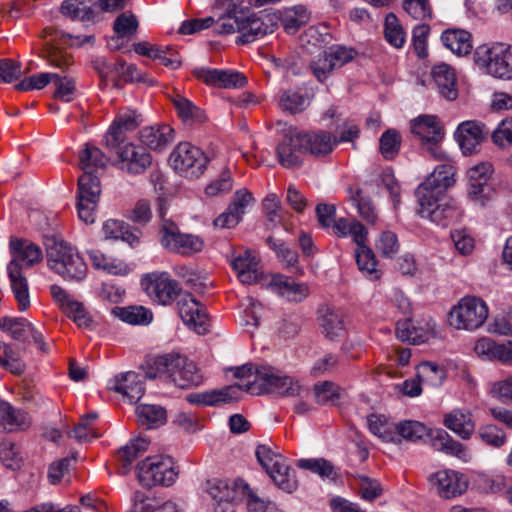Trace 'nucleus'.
<instances>
[{
	"label": "nucleus",
	"instance_id": "f257e3e1",
	"mask_svg": "<svg viewBox=\"0 0 512 512\" xmlns=\"http://www.w3.org/2000/svg\"><path fill=\"white\" fill-rule=\"evenodd\" d=\"M455 171L451 164L438 165L421 183L415 195L419 205L418 214L431 222L447 226L449 221L458 216V208L453 199L446 195L449 187L455 183Z\"/></svg>",
	"mask_w": 512,
	"mask_h": 512
},
{
	"label": "nucleus",
	"instance_id": "f03ea898",
	"mask_svg": "<svg viewBox=\"0 0 512 512\" xmlns=\"http://www.w3.org/2000/svg\"><path fill=\"white\" fill-rule=\"evenodd\" d=\"M153 369L155 372H148L147 377L151 379L165 378L182 389L198 386L203 381L196 364L178 354H165L157 357L154 360Z\"/></svg>",
	"mask_w": 512,
	"mask_h": 512
},
{
	"label": "nucleus",
	"instance_id": "7ed1b4c3",
	"mask_svg": "<svg viewBox=\"0 0 512 512\" xmlns=\"http://www.w3.org/2000/svg\"><path fill=\"white\" fill-rule=\"evenodd\" d=\"M47 263L51 270L65 280L81 281L87 266L77 250L65 241L54 237L46 240Z\"/></svg>",
	"mask_w": 512,
	"mask_h": 512
},
{
	"label": "nucleus",
	"instance_id": "20e7f679",
	"mask_svg": "<svg viewBox=\"0 0 512 512\" xmlns=\"http://www.w3.org/2000/svg\"><path fill=\"white\" fill-rule=\"evenodd\" d=\"M241 391L251 394L274 393L286 397L301 395L302 386L290 376L282 374L273 367L260 366L255 370V379L246 384H239Z\"/></svg>",
	"mask_w": 512,
	"mask_h": 512
},
{
	"label": "nucleus",
	"instance_id": "39448f33",
	"mask_svg": "<svg viewBox=\"0 0 512 512\" xmlns=\"http://www.w3.org/2000/svg\"><path fill=\"white\" fill-rule=\"evenodd\" d=\"M474 62L486 74L499 79H512V46L503 42L478 46Z\"/></svg>",
	"mask_w": 512,
	"mask_h": 512
},
{
	"label": "nucleus",
	"instance_id": "423d86ee",
	"mask_svg": "<svg viewBox=\"0 0 512 512\" xmlns=\"http://www.w3.org/2000/svg\"><path fill=\"white\" fill-rule=\"evenodd\" d=\"M137 476L140 484L144 487L170 486L176 481L178 471L173 458L155 455L138 463Z\"/></svg>",
	"mask_w": 512,
	"mask_h": 512
},
{
	"label": "nucleus",
	"instance_id": "0eeeda50",
	"mask_svg": "<svg viewBox=\"0 0 512 512\" xmlns=\"http://www.w3.org/2000/svg\"><path fill=\"white\" fill-rule=\"evenodd\" d=\"M488 314L485 301L476 296H466L451 309L449 323L456 329L473 331L484 324Z\"/></svg>",
	"mask_w": 512,
	"mask_h": 512
},
{
	"label": "nucleus",
	"instance_id": "6e6552de",
	"mask_svg": "<svg viewBox=\"0 0 512 512\" xmlns=\"http://www.w3.org/2000/svg\"><path fill=\"white\" fill-rule=\"evenodd\" d=\"M160 216L162 218L160 242L165 249L183 255L197 253L203 249L204 241L197 235L181 233L173 221L164 218L162 208H160Z\"/></svg>",
	"mask_w": 512,
	"mask_h": 512
},
{
	"label": "nucleus",
	"instance_id": "1a4fd4ad",
	"mask_svg": "<svg viewBox=\"0 0 512 512\" xmlns=\"http://www.w3.org/2000/svg\"><path fill=\"white\" fill-rule=\"evenodd\" d=\"M169 160L175 171L190 178L202 175L208 163L204 152L189 142L179 143L170 154Z\"/></svg>",
	"mask_w": 512,
	"mask_h": 512
},
{
	"label": "nucleus",
	"instance_id": "9d476101",
	"mask_svg": "<svg viewBox=\"0 0 512 512\" xmlns=\"http://www.w3.org/2000/svg\"><path fill=\"white\" fill-rule=\"evenodd\" d=\"M277 28V17L270 13H252L247 14L243 10L239 26V36L236 39L237 44L251 43L267 34H271Z\"/></svg>",
	"mask_w": 512,
	"mask_h": 512
},
{
	"label": "nucleus",
	"instance_id": "9b49d317",
	"mask_svg": "<svg viewBox=\"0 0 512 512\" xmlns=\"http://www.w3.org/2000/svg\"><path fill=\"white\" fill-rule=\"evenodd\" d=\"M147 295L162 305H168L181 293L178 283L166 272H154L147 274L141 281Z\"/></svg>",
	"mask_w": 512,
	"mask_h": 512
},
{
	"label": "nucleus",
	"instance_id": "f8f14e48",
	"mask_svg": "<svg viewBox=\"0 0 512 512\" xmlns=\"http://www.w3.org/2000/svg\"><path fill=\"white\" fill-rule=\"evenodd\" d=\"M178 313L190 329L202 335L208 332L209 318L205 307L190 293L184 292L177 299Z\"/></svg>",
	"mask_w": 512,
	"mask_h": 512
},
{
	"label": "nucleus",
	"instance_id": "ddd939ff",
	"mask_svg": "<svg viewBox=\"0 0 512 512\" xmlns=\"http://www.w3.org/2000/svg\"><path fill=\"white\" fill-rule=\"evenodd\" d=\"M429 482L443 499L462 495L469 486L468 477L456 470L443 469L430 475Z\"/></svg>",
	"mask_w": 512,
	"mask_h": 512
},
{
	"label": "nucleus",
	"instance_id": "4468645a",
	"mask_svg": "<svg viewBox=\"0 0 512 512\" xmlns=\"http://www.w3.org/2000/svg\"><path fill=\"white\" fill-rule=\"evenodd\" d=\"M238 480L230 485L227 481L221 479L207 480L204 491L213 500V509L215 512H232L233 504L241 495V489L237 487Z\"/></svg>",
	"mask_w": 512,
	"mask_h": 512
},
{
	"label": "nucleus",
	"instance_id": "2eb2a0df",
	"mask_svg": "<svg viewBox=\"0 0 512 512\" xmlns=\"http://www.w3.org/2000/svg\"><path fill=\"white\" fill-rule=\"evenodd\" d=\"M306 153L301 132L288 131L277 146V158L286 169H295L302 165Z\"/></svg>",
	"mask_w": 512,
	"mask_h": 512
},
{
	"label": "nucleus",
	"instance_id": "dca6fc26",
	"mask_svg": "<svg viewBox=\"0 0 512 512\" xmlns=\"http://www.w3.org/2000/svg\"><path fill=\"white\" fill-rule=\"evenodd\" d=\"M10 252L12 259L7 267L13 269H22L31 267L40 263L43 259L41 248L25 239H11Z\"/></svg>",
	"mask_w": 512,
	"mask_h": 512
},
{
	"label": "nucleus",
	"instance_id": "f3484780",
	"mask_svg": "<svg viewBox=\"0 0 512 512\" xmlns=\"http://www.w3.org/2000/svg\"><path fill=\"white\" fill-rule=\"evenodd\" d=\"M119 167L130 174H141L152 163V156L142 146L128 143L124 145L119 153Z\"/></svg>",
	"mask_w": 512,
	"mask_h": 512
},
{
	"label": "nucleus",
	"instance_id": "a211bd4d",
	"mask_svg": "<svg viewBox=\"0 0 512 512\" xmlns=\"http://www.w3.org/2000/svg\"><path fill=\"white\" fill-rule=\"evenodd\" d=\"M110 388L120 393L129 404L138 402L145 392L143 376L134 371L116 375Z\"/></svg>",
	"mask_w": 512,
	"mask_h": 512
},
{
	"label": "nucleus",
	"instance_id": "6ab92c4d",
	"mask_svg": "<svg viewBox=\"0 0 512 512\" xmlns=\"http://www.w3.org/2000/svg\"><path fill=\"white\" fill-rule=\"evenodd\" d=\"M487 134L488 131L485 130L483 124L476 121H465L458 126L455 137L462 152L469 155L478 151Z\"/></svg>",
	"mask_w": 512,
	"mask_h": 512
},
{
	"label": "nucleus",
	"instance_id": "aec40b11",
	"mask_svg": "<svg viewBox=\"0 0 512 512\" xmlns=\"http://www.w3.org/2000/svg\"><path fill=\"white\" fill-rule=\"evenodd\" d=\"M240 385H229L221 389L187 395L189 403L205 406H218L224 403L237 401L240 397Z\"/></svg>",
	"mask_w": 512,
	"mask_h": 512
},
{
	"label": "nucleus",
	"instance_id": "412c9836",
	"mask_svg": "<svg viewBox=\"0 0 512 512\" xmlns=\"http://www.w3.org/2000/svg\"><path fill=\"white\" fill-rule=\"evenodd\" d=\"M435 322L428 321L424 325H414L410 320L398 321L396 326L397 338L402 342L414 345L422 344L436 335Z\"/></svg>",
	"mask_w": 512,
	"mask_h": 512
},
{
	"label": "nucleus",
	"instance_id": "4be33fe9",
	"mask_svg": "<svg viewBox=\"0 0 512 512\" xmlns=\"http://www.w3.org/2000/svg\"><path fill=\"white\" fill-rule=\"evenodd\" d=\"M231 265L243 284H255L262 278L263 272L259 260L250 250H245L236 255L231 260Z\"/></svg>",
	"mask_w": 512,
	"mask_h": 512
},
{
	"label": "nucleus",
	"instance_id": "5701e85b",
	"mask_svg": "<svg viewBox=\"0 0 512 512\" xmlns=\"http://www.w3.org/2000/svg\"><path fill=\"white\" fill-rule=\"evenodd\" d=\"M302 141L306 153L314 157H325L332 153L337 146L336 135L326 130H316L312 132H301Z\"/></svg>",
	"mask_w": 512,
	"mask_h": 512
},
{
	"label": "nucleus",
	"instance_id": "b1692460",
	"mask_svg": "<svg viewBox=\"0 0 512 512\" xmlns=\"http://www.w3.org/2000/svg\"><path fill=\"white\" fill-rule=\"evenodd\" d=\"M195 74L206 84L219 88H239L246 84V77L234 71L202 68L196 70Z\"/></svg>",
	"mask_w": 512,
	"mask_h": 512
},
{
	"label": "nucleus",
	"instance_id": "393cba45",
	"mask_svg": "<svg viewBox=\"0 0 512 512\" xmlns=\"http://www.w3.org/2000/svg\"><path fill=\"white\" fill-rule=\"evenodd\" d=\"M427 436L430 437L431 446L436 451L455 456L465 462L469 460L470 456L466 447L454 440L445 430H428Z\"/></svg>",
	"mask_w": 512,
	"mask_h": 512
},
{
	"label": "nucleus",
	"instance_id": "a878e982",
	"mask_svg": "<svg viewBox=\"0 0 512 512\" xmlns=\"http://www.w3.org/2000/svg\"><path fill=\"white\" fill-rule=\"evenodd\" d=\"M411 132L421 140L422 144L429 141L441 142L444 136L437 117L432 115H421L413 119L411 121Z\"/></svg>",
	"mask_w": 512,
	"mask_h": 512
},
{
	"label": "nucleus",
	"instance_id": "bb28decb",
	"mask_svg": "<svg viewBox=\"0 0 512 512\" xmlns=\"http://www.w3.org/2000/svg\"><path fill=\"white\" fill-rule=\"evenodd\" d=\"M270 287L288 301L300 302L308 295V287L285 275H275L270 281Z\"/></svg>",
	"mask_w": 512,
	"mask_h": 512
},
{
	"label": "nucleus",
	"instance_id": "cd10ccee",
	"mask_svg": "<svg viewBox=\"0 0 512 512\" xmlns=\"http://www.w3.org/2000/svg\"><path fill=\"white\" fill-rule=\"evenodd\" d=\"M138 125V115L135 112H126L118 115L106 133V146L116 148L123 141V133L134 130Z\"/></svg>",
	"mask_w": 512,
	"mask_h": 512
},
{
	"label": "nucleus",
	"instance_id": "c85d7f7f",
	"mask_svg": "<svg viewBox=\"0 0 512 512\" xmlns=\"http://www.w3.org/2000/svg\"><path fill=\"white\" fill-rule=\"evenodd\" d=\"M432 77L442 97L453 101L458 97L454 70L447 64H439L432 69Z\"/></svg>",
	"mask_w": 512,
	"mask_h": 512
},
{
	"label": "nucleus",
	"instance_id": "c756f323",
	"mask_svg": "<svg viewBox=\"0 0 512 512\" xmlns=\"http://www.w3.org/2000/svg\"><path fill=\"white\" fill-rule=\"evenodd\" d=\"M174 140V130L169 125L145 127L140 141L152 150H163Z\"/></svg>",
	"mask_w": 512,
	"mask_h": 512
},
{
	"label": "nucleus",
	"instance_id": "7c9ffc66",
	"mask_svg": "<svg viewBox=\"0 0 512 512\" xmlns=\"http://www.w3.org/2000/svg\"><path fill=\"white\" fill-rule=\"evenodd\" d=\"M280 21L284 30L289 34L296 33L302 26L306 25L310 19V13L303 5H296L285 8L278 13H273Z\"/></svg>",
	"mask_w": 512,
	"mask_h": 512
},
{
	"label": "nucleus",
	"instance_id": "2f4dec72",
	"mask_svg": "<svg viewBox=\"0 0 512 512\" xmlns=\"http://www.w3.org/2000/svg\"><path fill=\"white\" fill-rule=\"evenodd\" d=\"M30 423L26 412L13 408L9 403L0 400V430L13 432L24 429Z\"/></svg>",
	"mask_w": 512,
	"mask_h": 512
},
{
	"label": "nucleus",
	"instance_id": "473e14b6",
	"mask_svg": "<svg viewBox=\"0 0 512 512\" xmlns=\"http://www.w3.org/2000/svg\"><path fill=\"white\" fill-rule=\"evenodd\" d=\"M444 425L463 439H468L475 430L471 413L460 409L445 415Z\"/></svg>",
	"mask_w": 512,
	"mask_h": 512
},
{
	"label": "nucleus",
	"instance_id": "72a5a7b5",
	"mask_svg": "<svg viewBox=\"0 0 512 512\" xmlns=\"http://www.w3.org/2000/svg\"><path fill=\"white\" fill-rule=\"evenodd\" d=\"M102 229L105 238L121 239L131 246L138 244L141 236L139 230L131 229L125 222L115 219L105 221Z\"/></svg>",
	"mask_w": 512,
	"mask_h": 512
},
{
	"label": "nucleus",
	"instance_id": "f704fd0d",
	"mask_svg": "<svg viewBox=\"0 0 512 512\" xmlns=\"http://www.w3.org/2000/svg\"><path fill=\"white\" fill-rule=\"evenodd\" d=\"M349 200L357 208L360 217L369 224H375L378 219V213L370 197L363 189L358 187H349Z\"/></svg>",
	"mask_w": 512,
	"mask_h": 512
},
{
	"label": "nucleus",
	"instance_id": "c9c22d12",
	"mask_svg": "<svg viewBox=\"0 0 512 512\" xmlns=\"http://www.w3.org/2000/svg\"><path fill=\"white\" fill-rule=\"evenodd\" d=\"M322 334L330 340H336L345 334L343 315L339 310L326 308L320 317Z\"/></svg>",
	"mask_w": 512,
	"mask_h": 512
},
{
	"label": "nucleus",
	"instance_id": "e433bc0d",
	"mask_svg": "<svg viewBox=\"0 0 512 512\" xmlns=\"http://www.w3.org/2000/svg\"><path fill=\"white\" fill-rule=\"evenodd\" d=\"M80 167L83 174L95 175L99 169H104L108 162L105 154L96 146L85 144L79 153Z\"/></svg>",
	"mask_w": 512,
	"mask_h": 512
},
{
	"label": "nucleus",
	"instance_id": "4c0bfd02",
	"mask_svg": "<svg viewBox=\"0 0 512 512\" xmlns=\"http://www.w3.org/2000/svg\"><path fill=\"white\" fill-rule=\"evenodd\" d=\"M441 39L448 49L459 56L467 55L472 49L471 35L465 30H447Z\"/></svg>",
	"mask_w": 512,
	"mask_h": 512
},
{
	"label": "nucleus",
	"instance_id": "58836bf2",
	"mask_svg": "<svg viewBox=\"0 0 512 512\" xmlns=\"http://www.w3.org/2000/svg\"><path fill=\"white\" fill-rule=\"evenodd\" d=\"M148 444L146 439L137 438L118 450V461L122 474H127L130 471L133 461L148 449Z\"/></svg>",
	"mask_w": 512,
	"mask_h": 512
},
{
	"label": "nucleus",
	"instance_id": "ea45409f",
	"mask_svg": "<svg viewBox=\"0 0 512 512\" xmlns=\"http://www.w3.org/2000/svg\"><path fill=\"white\" fill-rule=\"evenodd\" d=\"M7 271L11 283V289L14 293L15 299L18 302L19 310L25 311L30 306V297L27 280L22 275L20 269H13L7 267Z\"/></svg>",
	"mask_w": 512,
	"mask_h": 512
},
{
	"label": "nucleus",
	"instance_id": "a19ab883",
	"mask_svg": "<svg viewBox=\"0 0 512 512\" xmlns=\"http://www.w3.org/2000/svg\"><path fill=\"white\" fill-rule=\"evenodd\" d=\"M268 475L275 485L286 493H292L298 488L295 473L286 463V460L282 461L280 465L276 466Z\"/></svg>",
	"mask_w": 512,
	"mask_h": 512
},
{
	"label": "nucleus",
	"instance_id": "79ce46f5",
	"mask_svg": "<svg viewBox=\"0 0 512 512\" xmlns=\"http://www.w3.org/2000/svg\"><path fill=\"white\" fill-rule=\"evenodd\" d=\"M114 314L131 325H147L153 319L152 312L143 306L116 307Z\"/></svg>",
	"mask_w": 512,
	"mask_h": 512
},
{
	"label": "nucleus",
	"instance_id": "37998d69",
	"mask_svg": "<svg viewBox=\"0 0 512 512\" xmlns=\"http://www.w3.org/2000/svg\"><path fill=\"white\" fill-rule=\"evenodd\" d=\"M34 326L24 318L2 317L0 329L8 332L15 340L26 341Z\"/></svg>",
	"mask_w": 512,
	"mask_h": 512
},
{
	"label": "nucleus",
	"instance_id": "c03bdc74",
	"mask_svg": "<svg viewBox=\"0 0 512 512\" xmlns=\"http://www.w3.org/2000/svg\"><path fill=\"white\" fill-rule=\"evenodd\" d=\"M136 415L147 428L160 426L166 421V410L157 405L142 404L136 407Z\"/></svg>",
	"mask_w": 512,
	"mask_h": 512
},
{
	"label": "nucleus",
	"instance_id": "a18cd8bd",
	"mask_svg": "<svg viewBox=\"0 0 512 512\" xmlns=\"http://www.w3.org/2000/svg\"><path fill=\"white\" fill-rule=\"evenodd\" d=\"M278 105L283 111L295 114L305 110L309 99L305 94L289 89L281 92Z\"/></svg>",
	"mask_w": 512,
	"mask_h": 512
},
{
	"label": "nucleus",
	"instance_id": "49530a36",
	"mask_svg": "<svg viewBox=\"0 0 512 512\" xmlns=\"http://www.w3.org/2000/svg\"><path fill=\"white\" fill-rule=\"evenodd\" d=\"M101 194L100 181L97 175L83 174L78 179V199L98 203Z\"/></svg>",
	"mask_w": 512,
	"mask_h": 512
},
{
	"label": "nucleus",
	"instance_id": "de8ad7c7",
	"mask_svg": "<svg viewBox=\"0 0 512 512\" xmlns=\"http://www.w3.org/2000/svg\"><path fill=\"white\" fill-rule=\"evenodd\" d=\"M172 101L178 115L183 121L201 123L206 119L204 112L187 98L181 95H176Z\"/></svg>",
	"mask_w": 512,
	"mask_h": 512
},
{
	"label": "nucleus",
	"instance_id": "09e8293b",
	"mask_svg": "<svg viewBox=\"0 0 512 512\" xmlns=\"http://www.w3.org/2000/svg\"><path fill=\"white\" fill-rule=\"evenodd\" d=\"M0 365L13 374L20 375L26 365L20 359L18 351L9 344L0 341Z\"/></svg>",
	"mask_w": 512,
	"mask_h": 512
},
{
	"label": "nucleus",
	"instance_id": "8fccbe9b",
	"mask_svg": "<svg viewBox=\"0 0 512 512\" xmlns=\"http://www.w3.org/2000/svg\"><path fill=\"white\" fill-rule=\"evenodd\" d=\"M445 377L444 369L433 362H423L417 367V378L431 387L440 386Z\"/></svg>",
	"mask_w": 512,
	"mask_h": 512
},
{
	"label": "nucleus",
	"instance_id": "3c124183",
	"mask_svg": "<svg viewBox=\"0 0 512 512\" xmlns=\"http://www.w3.org/2000/svg\"><path fill=\"white\" fill-rule=\"evenodd\" d=\"M241 18H243V10H237L236 5L227 8L226 14L220 17L215 23L214 30L216 33L223 35L235 32L239 33Z\"/></svg>",
	"mask_w": 512,
	"mask_h": 512
},
{
	"label": "nucleus",
	"instance_id": "603ef678",
	"mask_svg": "<svg viewBox=\"0 0 512 512\" xmlns=\"http://www.w3.org/2000/svg\"><path fill=\"white\" fill-rule=\"evenodd\" d=\"M368 428L374 435L385 442H395L397 435L395 427L389 424L382 416L372 414L367 418Z\"/></svg>",
	"mask_w": 512,
	"mask_h": 512
},
{
	"label": "nucleus",
	"instance_id": "864d4df0",
	"mask_svg": "<svg viewBox=\"0 0 512 512\" xmlns=\"http://www.w3.org/2000/svg\"><path fill=\"white\" fill-rule=\"evenodd\" d=\"M384 35L387 42L395 48H402L405 43V32L398 18L390 13L385 18Z\"/></svg>",
	"mask_w": 512,
	"mask_h": 512
},
{
	"label": "nucleus",
	"instance_id": "5fc2aeb1",
	"mask_svg": "<svg viewBox=\"0 0 512 512\" xmlns=\"http://www.w3.org/2000/svg\"><path fill=\"white\" fill-rule=\"evenodd\" d=\"M428 428L421 422L405 420L395 426L396 435L408 441H418L428 435Z\"/></svg>",
	"mask_w": 512,
	"mask_h": 512
},
{
	"label": "nucleus",
	"instance_id": "6e6d98bb",
	"mask_svg": "<svg viewBox=\"0 0 512 512\" xmlns=\"http://www.w3.org/2000/svg\"><path fill=\"white\" fill-rule=\"evenodd\" d=\"M401 135L395 129H388L379 139V148L383 157L387 160L393 159L400 150Z\"/></svg>",
	"mask_w": 512,
	"mask_h": 512
},
{
	"label": "nucleus",
	"instance_id": "4d7b16f0",
	"mask_svg": "<svg viewBox=\"0 0 512 512\" xmlns=\"http://www.w3.org/2000/svg\"><path fill=\"white\" fill-rule=\"evenodd\" d=\"M266 242L286 268L296 266L298 263V253L296 251L289 248L283 241L273 237H268Z\"/></svg>",
	"mask_w": 512,
	"mask_h": 512
},
{
	"label": "nucleus",
	"instance_id": "13d9d810",
	"mask_svg": "<svg viewBox=\"0 0 512 512\" xmlns=\"http://www.w3.org/2000/svg\"><path fill=\"white\" fill-rule=\"evenodd\" d=\"M296 465L301 469L317 474L321 478H329L335 474L333 464L324 458L300 459Z\"/></svg>",
	"mask_w": 512,
	"mask_h": 512
},
{
	"label": "nucleus",
	"instance_id": "bf43d9fd",
	"mask_svg": "<svg viewBox=\"0 0 512 512\" xmlns=\"http://www.w3.org/2000/svg\"><path fill=\"white\" fill-rule=\"evenodd\" d=\"M237 487L241 489V496L245 498L249 512H267L272 505V502L259 498L244 480L238 479Z\"/></svg>",
	"mask_w": 512,
	"mask_h": 512
},
{
	"label": "nucleus",
	"instance_id": "052dcab7",
	"mask_svg": "<svg viewBox=\"0 0 512 512\" xmlns=\"http://www.w3.org/2000/svg\"><path fill=\"white\" fill-rule=\"evenodd\" d=\"M355 257L360 271L371 276L373 279H377L379 277L376 269L377 262L375 255L371 249L368 247L357 248L355 251Z\"/></svg>",
	"mask_w": 512,
	"mask_h": 512
},
{
	"label": "nucleus",
	"instance_id": "680f3d73",
	"mask_svg": "<svg viewBox=\"0 0 512 512\" xmlns=\"http://www.w3.org/2000/svg\"><path fill=\"white\" fill-rule=\"evenodd\" d=\"M314 394L319 404H334L340 397V387L334 382L323 381L314 385Z\"/></svg>",
	"mask_w": 512,
	"mask_h": 512
},
{
	"label": "nucleus",
	"instance_id": "e2e57ef3",
	"mask_svg": "<svg viewBox=\"0 0 512 512\" xmlns=\"http://www.w3.org/2000/svg\"><path fill=\"white\" fill-rule=\"evenodd\" d=\"M255 454L258 462L268 474L285 460L280 453L273 451L270 446L265 444L258 445Z\"/></svg>",
	"mask_w": 512,
	"mask_h": 512
},
{
	"label": "nucleus",
	"instance_id": "0e129e2a",
	"mask_svg": "<svg viewBox=\"0 0 512 512\" xmlns=\"http://www.w3.org/2000/svg\"><path fill=\"white\" fill-rule=\"evenodd\" d=\"M314 76L323 82L336 68L332 62L328 50L319 54L310 64Z\"/></svg>",
	"mask_w": 512,
	"mask_h": 512
},
{
	"label": "nucleus",
	"instance_id": "69168bd1",
	"mask_svg": "<svg viewBox=\"0 0 512 512\" xmlns=\"http://www.w3.org/2000/svg\"><path fill=\"white\" fill-rule=\"evenodd\" d=\"M53 83L56 86V90L54 92V97L65 102H70L73 99V94L75 93V81L70 76H60L55 73V77L53 79Z\"/></svg>",
	"mask_w": 512,
	"mask_h": 512
},
{
	"label": "nucleus",
	"instance_id": "338daca9",
	"mask_svg": "<svg viewBox=\"0 0 512 512\" xmlns=\"http://www.w3.org/2000/svg\"><path fill=\"white\" fill-rule=\"evenodd\" d=\"M479 437L487 445L499 448L506 442L505 432L498 426L488 424L479 429Z\"/></svg>",
	"mask_w": 512,
	"mask_h": 512
},
{
	"label": "nucleus",
	"instance_id": "774afa93",
	"mask_svg": "<svg viewBox=\"0 0 512 512\" xmlns=\"http://www.w3.org/2000/svg\"><path fill=\"white\" fill-rule=\"evenodd\" d=\"M131 512H178L174 502L167 501L157 508H153L143 495L136 494Z\"/></svg>",
	"mask_w": 512,
	"mask_h": 512
}]
</instances>
